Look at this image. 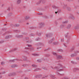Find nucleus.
I'll use <instances>...</instances> for the list:
<instances>
[{
    "label": "nucleus",
    "mask_w": 79,
    "mask_h": 79,
    "mask_svg": "<svg viewBox=\"0 0 79 79\" xmlns=\"http://www.w3.org/2000/svg\"><path fill=\"white\" fill-rule=\"evenodd\" d=\"M51 68H52V69H56V70H57V71H63V69H59V68H58V67H56L55 68H53V67L51 66Z\"/></svg>",
    "instance_id": "1"
},
{
    "label": "nucleus",
    "mask_w": 79,
    "mask_h": 79,
    "mask_svg": "<svg viewBox=\"0 0 79 79\" xmlns=\"http://www.w3.org/2000/svg\"><path fill=\"white\" fill-rule=\"evenodd\" d=\"M46 36L48 38H49L50 37H52V36H53V34L52 33H49L46 35Z\"/></svg>",
    "instance_id": "2"
},
{
    "label": "nucleus",
    "mask_w": 79,
    "mask_h": 79,
    "mask_svg": "<svg viewBox=\"0 0 79 79\" xmlns=\"http://www.w3.org/2000/svg\"><path fill=\"white\" fill-rule=\"evenodd\" d=\"M79 52L77 51L75 52V53L73 54H72L71 55V57H74V56H76L77 55V54Z\"/></svg>",
    "instance_id": "3"
},
{
    "label": "nucleus",
    "mask_w": 79,
    "mask_h": 79,
    "mask_svg": "<svg viewBox=\"0 0 79 79\" xmlns=\"http://www.w3.org/2000/svg\"><path fill=\"white\" fill-rule=\"evenodd\" d=\"M11 35H8L6 36L5 39H9V38H11Z\"/></svg>",
    "instance_id": "4"
},
{
    "label": "nucleus",
    "mask_w": 79,
    "mask_h": 79,
    "mask_svg": "<svg viewBox=\"0 0 79 79\" xmlns=\"http://www.w3.org/2000/svg\"><path fill=\"white\" fill-rule=\"evenodd\" d=\"M30 19V17L28 16H26L25 17V19L26 20H27L28 19Z\"/></svg>",
    "instance_id": "5"
},
{
    "label": "nucleus",
    "mask_w": 79,
    "mask_h": 79,
    "mask_svg": "<svg viewBox=\"0 0 79 79\" xmlns=\"http://www.w3.org/2000/svg\"><path fill=\"white\" fill-rule=\"evenodd\" d=\"M54 40H55V39H54V38H53L52 39L51 41H49V43H52V42H53V41H54Z\"/></svg>",
    "instance_id": "6"
},
{
    "label": "nucleus",
    "mask_w": 79,
    "mask_h": 79,
    "mask_svg": "<svg viewBox=\"0 0 79 79\" xmlns=\"http://www.w3.org/2000/svg\"><path fill=\"white\" fill-rule=\"evenodd\" d=\"M68 21L67 20H66L65 21H63L62 22L64 24H66V23H68Z\"/></svg>",
    "instance_id": "7"
},
{
    "label": "nucleus",
    "mask_w": 79,
    "mask_h": 79,
    "mask_svg": "<svg viewBox=\"0 0 79 79\" xmlns=\"http://www.w3.org/2000/svg\"><path fill=\"white\" fill-rule=\"evenodd\" d=\"M40 27H41L43 26H44V25H45V24L43 23H40Z\"/></svg>",
    "instance_id": "8"
},
{
    "label": "nucleus",
    "mask_w": 79,
    "mask_h": 79,
    "mask_svg": "<svg viewBox=\"0 0 79 79\" xmlns=\"http://www.w3.org/2000/svg\"><path fill=\"white\" fill-rule=\"evenodd\" d=\"M16 66L15 64L14 65H12L11 66V67L12 68H15V67H16Z\"/></svg>",
    "instance_id": "9"
},
{
    "label": "nucleus",
    "mask_w": 79,
    "mask_h": 79,
    "mask_svg": "<svg viewBox=\"0 0 79 79\" xmlns=\"http://www.w3.org/2000/svg\"><path fill=\"white\" fill-rule=\"evenodd\" d=\"M39 70H40V69L39 68H37L36 69H34L35 71H38Z\"/></svg>",
    "instance_id": "10"
},
{
    "label": "nucleus",
    "mask_w": 79,
    "mask_h": 79,
    "mask_svg": "<svg viewBox=\"0 0 79 79\" xmlns=\"http://www.w3.org/2000/svg\"><path fill=\"white\" fill-rule=\"evenodd\" d=\"M48 77V76H44L43 77V79H47Z\"/></svg>",
    "instance_id": "11"
},
{
    "label": "nucleus",
    "mask_w": 79,
    "mask_h": 79,
    "mask_svg": "<svg viewBox=\"0 0 79 79\" xmlns=\"http://www.w3.org/2000/svg\"><path fill=\"white\" fill-rule=\"evenodd\" d=\"M21 0H18L17 1V3L18 4H19L20 3V2H21Z\"/></svg>",
    "instance_id": "12"
},
{
    "label": "nucleus",
    "mask_w": 79,
    "mask_h": 79,
    "mask_svg": "<svg viewBox=\"0 0 79 79\" xmlns=\"http://www.w3.org/2000/svg\"><path fill=\"white\" fill-rule=\"evenodd\" d=\"M42 75H37V77H42Z\"/></svg>",
    "instance_id": "13"
},
{
    "label": "nucleus",
    "mask_w": 79,
    "mask_h": 79,
    "mask_svg": "<svg viewBox=\"0 0 79 79\" xmlns=\"http://www.w3.org/2000/svg\"><path fill=\"white\" fill-rule=\"evenodd\" d=\"M23 59L24 61H26V60L27 59V57H26V56H24Z\"/></svg>",
    "instance_id": "14"
},
{
    "label": "nucleus",
    "mask_w": 79,
    "mask_h": 79,
    "mask_svg": "<svg viewBox=\"0 0 79 79\" xmlns=\"http://www.w3.org/2000/svg\"><path fill=\"white\" fill-rule=\"evenodd\" d=\"M32 66L34 68H36V67H37V65H35L34 64H32Z\"/></svg>",
    "instance_id": "15"
},
{
    "label": "nucleus",
    "mask_w": 79,
    "mask_h": 79,
    "mask_svg": "<svg viewBox=\"0 0 79 79\" xmlns=\"http://www.w3.org/2000/svg\"><path fill=\"white\" fill-rule=\"evenodd\" d=\"M14 75H15V74L14 73H10V74H9V76H14Z\"/></svg>",
    "instance_id": "16"
},
{
    "label": "nucleus",
    "mask_w": 79,
    "mask_h": 79,
    "mask_svg": "<svg viewBox=\"0 0 79 79\" xmlns=\"http://www.w3.org/2000/svg\"><path fill=\"white\" fill-rule=\"evenodd\" d=\"M15 60L14 59L9 60L10 62H15Z\"/></svg>",
    "instance_id": "17"
},
{
    "label": "nucleus",
    "mask_w": 79,
    "mask_h": 79,
    "mask_svg": "<svg viewBox=\"0 0 79 79\" xmlns=\"http://www.w3.org/2000/svg\"><path fill=\"white\" fill-rule=\"evenodd\" d=\"M56 74L57 76H60V75L61 76V75H62V74H61L58 73H56Z\"/></svg>",
    "instance_id": "18"
},
{
    "label": "nucleus",
    "mask_w": 79,
    "mask_h": 79,
    "mask_svg": "<svg viewBox=\"0 0 79 79\" xmlns=\"http://www.w3.org/2000/svg\"><path fill=\"white\" fill-rule=\"evenodd\" d=\"M3 43H4V41L3 40H2L0 42V44H3Z\"/></svg>",
    "instance_id": "19"
},
{
    "label": "nucleus",
    "mask_w": 79,
    "mask_h": 79,
    "mask_svg": "<svg viewBox=\"0 0 79 79\" xmlns=\"http://www.w3.org/2000/svg\"><path fill=\"white\" fill-rule=\"evenodd\" d=\"M42 1L41 0L39 2H38V4H40V3H42Z\"/></svg>",
    "instance_id": "20"
},
{
    "label": "nucleus",
    "mask_w": 79,
    "mask_h": 79,
    "mask_svg": "<svg viewBox=\"0 0 79 79\" xmlns=\"http://www.w3.org/2000/svg\"><path fill=\"white\" fill-rule=\"evenodd\" d=\"M52 7L53 8H54V9H56V8H57V7H56L55 6H53Z\"/></svg>",
    "instance_id": "21"
},
{
    "label": "nucleus",
    "mask_w": 79,
    "mask_h": 79,
    "mask_svg": "<svg viewBox=\"0 0 79 79\" xmlns=\"http://www.w3.org/2000/svg\"><path fill=\"white\" fill-rule=\"evenodd\" d=\"M58 52H63V50L62 49H59L57 50Z\"/></svg>",
    "instance_id": "22"
},
{
    "label": "nucleus",
    "mask_w": 79,
    "mask_h": 79,
    "mask_svg": "<svg viewBox=\"0 0 79 79\" xmlns=\"http://www.w3.org/2000/svg\"><path fill=\"white\" fill-rule=\"evenodd\" d=\"M1 64L2 65H4V64H5V62H1Z\"/></svg>",
    "instance_id": "23"
},
{
    "label": "nucleus",
    "mask_w": 79,
    "mask_h": 79,
    "mask_svg": "<svg viewBox=\"0 0 79 79\" xmlns=\"http://www.w3.org/2000/svg\"><path fill=\"white\" fill-rule=\"evenodd\" d=\"M58 58H59L60 59H61V58H62V57L61 56H58Z\"/></svg>",
    "instance_id": "24"
},
{
    "label": "nucleus",
    "mask_w": 79,
    "mask_h": 79,
    "mask_svg": "<svg viewBox=\"0 0 79 79\" xmlns=\"http://www.w3.org/2000/svg\"><path fill=\"white\" fill-rule=\"evenodd\" d=\"M19 26V25L16 24L15 25V27H18V26Z\"/></svg>",
    "instance_id": "25"
},
{
    "label": "nucleus",
    "mask_w": 79,
    "mask_h": 79,
    "mask_svg": "<svg viewBox=\"0 0 79 79\" xmlns=\"http://www.w3.org/2000/svg\"><path fill=\"white\" fill-rule=\"evenodd\" d=\"M32 55H34V56H37V54H32Z\"/></svg>",
    "instance_id": "26"
},
{
    "label": "nucleus",
    "mask_w": 79,
    "mask_h": 79,
    "mask_svg": "<svg viewBox=\"0 0 79 79\" xmlns=\"http://www.w3.org/2000/svg\"><path fill=\"white\" fill-rule=\"evenodd\" d=\"M63 46H64V47H65V48L66 47V45L65 44H63Z\"/></svg>",
    "instance_id": "27"
},
{
    "label": "nucleus",
    "mask_w": 79,
    "mask_h": 79,
    "mask_svg": "<svg viewBox=\"0 0 79 79\" xmlns=\"http://www.w3.org/2000/svg\"><path fill=\"white\" fill-rule=\"evenodd\" d=\"M37 61H38V62H41V60H37Z\"/></svg>",
    "instance_id": "28"
},
{
    "label": "nucleus",
    "mask_w": 79,
    "mask_h": 79,
    "mask_svg": "<svg viewBox=\"0 0 79 79\" xmlns=\"http://www.w3.org/2000/svg\"><path fill=\"white\" fill-rule=\"evenodd\" d=\"M58 65H59V66H61V67H62V65L60 64H59Z\"/></svg>",
    "instance_id": "29"
},
{
    "label": "nucleus",
    "mask_w": 79,
    "mask_h": 79,
    "mask_svg": "<svg viewBox=\"0 0 79 79\" xmlns=\"http://www.w3.org/2000/svg\"><path fill=\"white\" fill-rule=\"evenodd\" d=\"M43 69H44V70H47V69L45 68V67H43Z\"/></svg>",
    "instance_id": "30"
},
{
    "label": "nucleus",
    "mask_w": 79,
    "mask_h": 79,
    "mask_svg": "<svg viewBox=\"0 0 79 79\" xmlns=\"http://www.w3.org/2000/svg\"><path fill=\"white\" fill-rule=\"evenodd\" d=\"M61 42H64V39H61Z\"/></svg>",
    "instance_id": "31"
},
{
    "label": "nucleus",
    "mask_w": 79,
    "mask_h": 79,
    "mask_svg": "<svg viewBox=\"0 0 79 79\" xmlns=\"http://www.w3.org/2000/svg\"><path fill=\"white\" fill-rule=\"evenodd\" d=\"M30 36H34V35L32 34H31L30 35Z\"/></svg>",
    "instance_id": "32"
},
{
    "label": "nucleus",
    "mask_w": 79,
    "mask_h": 79,
    "mask_svg": "<svg viewBox=\"0 0 79 79\" xmlns=\"http://www.w3.org/2000/svg\"><path fill=\"white\" fill-rule=\"evenodd\" d=\"M75 70H76V71H78L79 70V69H76Z\"/></svg>",
    "instance_id": "33"
},
{
    "label": "nucleus",
    "mask_w": 79,
    "mask_h": 79,
    "mask_svg": "<svg viewBox=\"0 0 79 79\" xmlns=\"http://www.w3.org/2000/svg\"><path fill=\"white\" fill-rule=\"evenodd\" d=\"M16 50H17V49H16V48H15L13 50V51H16Z\"/></svg>",
    "instance_id": "34"
},
{
    "label": "nucleus",
    "mask_w": 79,
    "mask_h": 79,
    "mask_svg": "<svg viewBox=\"0 0 79 79\" xmlns=\"http://www.w3.org/2000/svg\"><path fill=\"white\" fill-rule=\"evenodd\" d=\"M38 15H42V14L41 13H39Z\"/></svg>",
    "instance_id": "35"
},
{
    "label": "nucleus",
    "mask_w": 79,
    "mask_h": 79,
    "mask_svg": "<svg viewBox=\"0 0 79 79\" xmlns=\"http://www.w3.org/2000/svg\"><path fill=\"white\" fill-rule=\"evenodd\" d=\"M67 29H69V26H67Z\"/></svg>",
    "instance_id": "36"
},
{
    "label": "nucleus",
    "mask_w": 79,
    "mask_h": 79,
    "mask_svg": "<svg viewBox=\"0 0 79 79\" xmlns=\"http://www.w3.org/2000/svg\"><path fill=\"white\" fill-rule=\"evenodd\" d=\"M53 54L54 55H56V53L54 52V53H53Z\"/></svg>",
    "instance_id": "37"
},
{
    "label": "nucleus",
    "mask_w": 79,
    "mask_h": 79,
    "mask_svg": "<svg viewBox=\"0 0 79 79\" xmlns=\"http://www.w3.org/2000/svg\"><path fill=\"white\" fill-rule=\"evenodd\" d=\"M40 39L39 38H36V40H40Z\"/></svg>",
    "instance_id": "38"
},
{
    "label": "nucleus",
    "mask_w": 79,
    "mask_h": 79,
    "mask_svg": "<svg viewBox=\"0 0 79 79\" xmlns=\"http://www.w3.org/2000/svg\"><path fill=\"white\" fill-rule=\"evenodd\" d=\"M28 47H31V45H28Z\"/></svg>",
    "instance_id": "39"
},
{
    "label": "nucleus",
    "mask_w": 79,
    "mask_h": 79,
    "mask_svg": "<svg viewBox=\"0 0 79 79\" xmlns=\"http://www.w3.org/2000/svg\"><path fill=\"white\" fill-rule=\"evenodd\" d=\"M76 59H77V60H79V57H77Z\"/></svg>",
    "instance_id": "40"
},
{
    "label": "nucleus",
    "mask_w": 79,
    "mask_h": 79,
    "mask_svg": "<svg viewBox=\"0 0 79 79\" xmlns=\"http://www.w3.org/2000/svg\"><path fill=\"white\" fill-rule=\"evenodd\" d=\"M2 73L3 74H5V71L3 72Z\"/></svg>",
    "instance_id": "41"
},
{
    "label": "nucleus",
    "mask_w": 79,
    "mask_h": 79,
    "mask_svg": "<svg viewBox=\"0 0 79 79\" xmlns=\"http://www.w3.org/2000/svg\"><path fill=\"white\" fill-rule=\"evenodd\" d=\"M65 37L66 38L68 37V35H65Z\"/></svg>",
    "instance_id": "42"
},
{
    "label": "nucleus",
    "mask_w": 79,
    "mask_h": 79,
    "mask_svg": "<svg viewBox=\"0 0 79 79\" xmlns=\"http://www.w3.org/2000/svg\"><path fill=\"white\" fill-rule=\"evenodd\" d=\"M53 44H54V45H56V43H53Z\"/></svg>",
    "instance_id": "43"
},
{
    "label": "nucleus",
    "mask_w": 79,
    "mask_h": 79,
    "mask_svg": "<svg viewBox=\"0 0 79 79\" xmlns=\"http://www.w3.org/2000/svg\"><path fill=\"white\" fill-rule=\"evenodd\" d=\"M26 39H29V38L28 37H26Z\"/></svg>",
    "instance_id": "44"
},
{
    "label": "nucleus",
    "mask_w": 79,
    "mask_h": 79,
    "mask_svg": "<svg viewBox=\"0 0 79 79\" xmlns=\"http://www.w3.org/2000/svg\"><path fill=\"white\" fill-rule=\"evenodd\" d=\"M58 13V12H55V13H56H56Z\"/></svg>",
    "instance_id": "45"
},
{
    "label": "nucleus",
    "mask_w": 79,
    "mask_h": 79,
    "mask_svg": "<svg viewBox=\"0 0 79 79\" xmlns=\"http://www.w3.org/2000/svg\"><path fill=\"white\" fill-rule=\"evenodd\" d=\"M23 66H25V64H24L23 65Z\"/></svg>",
    "instance_id": "46"
},
{
    "label": "nucleus",
    "mask_w": 79,
    "mask_h": 79,
    "mask_svg": "<svg viewBox=\"0 0 79 79\" xmlns=\"http://www.w3.org/2000/svg\"><path fill=\"white\" fill-rule=\"evenodd\" d=\"M41 34H38V35H39V36H40V35H41Z\"/></svg>",
    "instance_id": "47"
},
{
    "label": "nucleus",
    "mask_w": 79,
    "mask_h": 79,
    "mask_svg": "<svg viewBox=\"0 0 79 79\" xmlns=\"http://www.w3.org/2000/svg\"><path fill=\"white\" fill-rule=\"evenodd\" d=\"M25 79H27V77H26L25 78Z\"/></svg>",
    "instance_id": "48"
},
{
    "label": "nucleus",
    "mask_w": 79,
    "mask_h": 79,
    "mask_svg": "<svg viewBox=\"0 0 79 79\" xmlns=\"http://www.w3.org/2000/svg\"><path fill=\"white\" fill-rule=\"evenodd\" d=\"M7 10H8V11H9V10H10V9H7Z\"/></svg>",
    "instance_id": "49"
},
{
    "label": "nucleus",
    "mask_w": 79,
    "mask_h": 79,
    "mask_svg": "<svg viewBox=\"0 0 79 79\" xmlns=\"http://www.w3.org/2000/svg\"><path fill=\"white\" fill-rule=\"evenodd\" d=\"M52 78L53 79H54V77H52Z\"/></svg>",
    "instance_id": "50"
},
{
    "label": "nucleus",
    "mask_w": 79,
    "mask_h": 79,
    "mask_svg": "<svg viewBox=\"0 0 79 79\" xmlns=\"http://www.w3.org/2000/svg\"><path fill=\"white\" fill-rule=\"evenodd\" d=\"M67 0V1H68V2H69V0Z\"/></svg>",
    "instance_id": "51"
},
{
    "label": "nucleus",
    "mask_w": 79,
    "mask_h": 79,
    "mask_svg": "<svg viewBox=\"0 0 79 79\" xmlns=\"http://www.w3.org/2000/svg\"><path fill=\"white\" fill-rule=\"evenodd\" d=\"M27 24H29V23H27Z\"/></svg>",
    "instance_id": "52"
},
{
    "label": "nucleus",
    "mask_w": 79,
    "mask_h": 79,
    "mask_svg": "<svg viewBox=\"0 0 79 79\" xmlns=\"http://www.w3.org/2000/svg\"><path fill=\"white\" fill-rule=\"evenodd\" d=\"M39 48H37V49H39Z\"/></svg>",
    "instance_id": "53"
},
{
    "label": "nucleus",
    "mask_w": 79,
    "mask_h": 79,
    "mask_svg": "<svg viewBox=\"0 0 79 79\" xmlns=\"http://www.w3.org/2000/svg\"><path fill=\"white\" fill-rule=\"evenodd\" d=\"M21 37H23V35H21Z\"/></svg>",
    "instance_id": "54"
},
{
    "label": "nucleus",
    "mask_w": 79,
    "mask_h": 79,
    "mask_svg": "<svg viewBox=\"0 0 79 79\" xmlns=\"http://www.w3.org/2000/svg\"><path fill=\"white\" fill-rule=\"evenodd\" d=\"M1 74V73H0V74Z\"/></svg>",
    "instance_id": "55"
},
{
    "label": "nucleus",
    "mask_w": 79,
    "mask_h": 79,
    "mask_svg": "<svg viewBox=\"0 0 79 79\" xmlns=\"http://www.w3.org/2000/svg\"><path fill=\"white\" fill-rule=\"evenodd\" d=\"M68 33H67V35H68Z\"/></svg>",
    "instance_id": "56"
}]
</instances>
